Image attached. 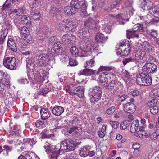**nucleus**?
<instances>
[{
    "instance_id": "f257e3e1",
    "label": "nucleus",
    "mask_w": 159,
    "mask_h": 159,
    "mask_svg": "<svg viewBox=\"0 0 159 159\" xmlns=\"http://www.w3.org/2000/svg\"><path fill=\"white\" fill-rule=\"evenodd\" d=\"M99 79L102 84L108 89H112L115 85L116 75L107 71L103 72L99 75Z\"/></svg>"
},
{
    "instance_id": "f03ea898",
    "label": "nucleus",
    "mask_w": 159,
    "mask_h": 159,
    "mask_svg": "<svg viewBox=\"0 0 159 159\" xmlns=\"http://www.w3.org/2000/svg\"><path fill=\"white\" fill-rule=\"evenodd\" d=\"M153 3L149 0H143L141 2L140 7L143 11L148 10V16H154L157 17L159 15V6H156L152 8Z\"/></svg>"
},
{
    "instance_id": "7ed1b4c3",
    "label": "nucleus",
    "mask_w": 159,
    "mask_h": 159,
    "mask_svg": "<svg viewBox=\"0 0 159 159\" xmlns=\"http://www.w3.org/2000/svg\"><path fill=\"white\" fill-rule=\"evenodd\" d=\"M60 148L58 150L60 151L67 152L74 150L77 145V143L71 139H68L60 142Z\"/></svg>"
},
{
    "instance_id": "20e7f679",
    "label": "nucleus",
    "mask_w": 159,
    "mask_h": 159,
    "mask_svg": "<svg viewBox=\"0 0 159 159\" xmlns=\"http://www.w3.org/2000/svg\"><path fill=\"white\" fill-rule=\"evenodd\" d=\"M44 148L46 149V152L48 154L49 159H57L60 151L55 146L51 145L46 142L44 146Z\"/></svg>"
},
{
    "instance_id": "39448f33",
    "label": "nucleus",
    "mask_w": 159,
    "mask_h": 159,
    "mask_svg": "<svg viewBox=\"0 0 159 159\" xmlns=\"http://www.w3.org/2000/svg\"><path fill=\"white\" fill-rule=\"evenodd\" d=\"M113 69L112 66H100L98 69V71L96 70H93L89 69H86L82 70H80L78 74L79 75H84L86 76H89L94 75H98V73L103 70L110 71Z\"/></svg>"
},
{
    "instance_id": "423d86ee",
    "label": "nucleus",
    "mask_w": 159,
    "mask_h": 159,
    "mask_svg": "<svg viewBox=\"0 0 159 159\" xmlns=\"http://www.w3.org/2000/svg\"><path fill=\"white\" fill-rule=\"evenodd\" d=\"M136 81L139 85L148 86L152 84V79L148 74L142 73L138 76Z\"/></svg>"
},
{
    "instance_id": "0eeeda50",
    "label": "nucleus",
    "mask_w": 159,
    "mask_h": 159,
    "mask_svg": "<svg viewBox=\"0 0 159 159\" xmlns=\"http://www.w3.org/2000/svg\"><path fill=\"white\" fill-rule=\"evenodd\" d=\"M102 93V89L100 87L98 86H95L92 89L90 93L91 96L90 98L91 102L94 103L95 102L98 101L101 96Z\"/></svg>"
},
{
    "instance_id": "6e6552de",
    "label": "nucleus",
    "mask_w": 159,
    "mask_h": 159,
    "mask_svg": "<svg viewBox=\"0 0 159 159\" xmlns=\"http://www.w3.org/2000/svg\"><path fill=\"white\" fill-rule=\"evenodd\" d=\"M16 64V59L11 57L5 56L3 60V65L7 68L14 70Z\"/></svg>"
},
{
    "instance_id": "1a4fd4ad",
    "label": "nucleus",
    "mask_w": 159,
    "mask_h": 159,
    "mask_svg": "<svg viewBox=\"0 0 159 159\" xmlns=\"http://www.w3.org/2000/svg\"><path fill=\"white\" fill-rule=\"evenodd\" d=\"M49 60L47 54H42L40 55L37 58V65L39 66H45Z\"/></svg>"
},
{
    "instance_id": "9d476101",
    "label": "nucleus",
    "mask_w": 159,
    "mask_h": 159,
    "mask_svg": "<svg viewBox=\"0 0 159 159\" xmlns=\"http://www.w3.org/2000/svg\"><path fill=\"white\" fill-rule=\"evenodd\" d=\"M78 9L75 5H72L71 2L70 5H68L64 7V11L66 14L70 16L75 14Z\"/></svg>"
},
{
    "instance_id": "9b49d317",
    "label": "nucleus",
    "mask_w": 159,
    "mask_h": 159,
    "mask_svg": "<svg viewBox=\"0 0 159 159\" xmlns=\"http://www.w3.org/2000/svg\"><path fill=\"white\" fill-rule=\"evenodd\" d=\"M90 33L88 29L86 28H83L80 30L78 33V36L80 38H84L89 39V41L90 43L93 42V40L91 39H89L90 37Z\"/></svg>"
},
{
    "instance_id": "f8f14e48",
    "label": "nucleus",
    "mask_w": 159,
    "mask_h": 159,
    "mask_svg": "<svg viewBox=\"0 0 159 159\" xmlns=\"http://www.w3.org/2000/svg\"><path fill=\"white\" fill-rule=\"evenodd\" d=\"M125 44L123 43V45H120L119 48L118 49V52H117V54L119 53L121 56H127L128 55L130 52L131 48L129 45H127L128 47L125 48V46H124Z\"/></svg>"
},
{
    "instance_id": "ddd939ff",
    "label": "nucleus",
    "mask_w": 159,
    "mask_h": 159,
    "mask_svg": "<svg viewBox=\"0 0 159 159\" xmlns=\"http://www.w3.org/2000/svg\"><path fill=\"white\" fill-rule=\"evenodd\" d=\"M123 110L126 112L133 113L136 110V106L132 103L128 102L123 105Z\"/></svg>"
},
{
    "instance_id": "4468645a",
    "label": "nucleus",
    "mask_w": 159,
    "mask_h": 159,
    "mask_svg": "<svg viewBox=\"0 0 159 159\" xmlns=\"http://www.w3.org/2000/svg\"><path fill=\"white\" fill-rule=\"evenodd\" d=\"M67 27L69 28V32L70 31L72 32H74L77 26V21L76 20H67Z\"/></svg>"
},
{
    "instance_id": "2eb2a0df",
    "label": "nucleus",
    "mask_w": 159,
    "mask_h": 159,
    "mask_svg": "<svg viewBox=\"0 0 159 159\" xmlns=\"http://www.w3.org/2000/svg\"><path fill=\"white\" fill-rule=\"evenodd\" d=\"M157 66L154 64L151 63H147L143 66V69L144 71L148 73H151L153 72H155L157 70Z\"/></svg>"
},
{
    "instance_id": "dca6fc26",
    "label": "nucleus",
    "mask_w": 159,
    "mask_h": 159,
    "mask_svg": "<svg viewBox=\"0 0 159 159\" xmlns=\"http://www.w3.org/2000/svg\"><path fill=\"white\" fill-rule=\"evenodd\" d=\"M43 72L44 71L42 69L37 68L33 73V74L34 75V77H33V76L31 77L30 75L28 78L29 79L31 80H32L34 78H40V79H41L42 78H43Z\"/></svg>"
},
{
    "instance_id": "f3484780",
    "label": "nucleus",
    "mask_w": 159,
    "mask_h": 159,
    "mask_svg": "<svg viewBox=\"0 0 159 159\" xmlns=\"http://www.w3.org/2000/svg\"><path fill=\"white\" fill-rule=\"evenodd\" d=\"M20 132V126L16 125L10 129L9 132V135L21 136Z\"/></svg>"
},
{
    "instance_id": "a211bd4d",
    "label": "nucleus",
    "mask_w": 159,
    "mask_h": 159,
    "mask_svg": "<svg viewBox=\"0 0 159 159\" xmlns=\"http://www.w3.org/2000/svg\"><path fill=\"white\" fill-rule=\"evenodd\" d=\"M71 4L72 5H75L79 9L81 7H85L87 3L85 0H71Z\"/></svg>"
},
{
    "instance_id": "6ab92c4d",
    "label": "nucleus",
    "mask_w": 159,
    "mask_h": 159,
    "mask_svg": "<svg viewBox=\"0 0 159 159\" xmlns=\"http://www.w3.org/2000/svg\"><path fill=\"white\" fill-rule=\"evenodd\" d=\"M52 111L54 115L56 116H59L64 112V109L61 106H57L52 109Z\"/></svg>"
},
{
    "instance_id": "aec40b11",
    "label": "nucleus",
    "mask_w": 159,
    "mask_h": 159,
    "mask_svg": "<svg viewBox=\"0 0 159 159\" xmlns=\"http://www.w3.org/2000/svg\"><path fill=\"white\" fill-rule=\"evenodd\" d=\"M41 117L42 119L46 120L50 116L51 113L49 110L47 108H42L40 111Z\"/></svg>"
},
{
    "instance_id": "412c9836",
    "label": "nucleus",
    "mask_w": 159,
    "mask_h": 159,
    "mask_svg": "<svg viewBox=\"0 0 159 159\" xmlns=\"http://www.w3.org/2000/svg\"><path fill=\"white\" fill-rule=\"evenodd\" d=\"M95 39L97 42L98 43L105 42L108 39L107 36H105L102 33H98L96 34Z\"/></svg>"
},
{
    "instance_id": "4be33fe9",
    "label": "nucleus",
    "mask_w": 159,
    "mask_h": 159,
    "mask_svg": "<svg viewBox=\"0 0 159 159\" xmlns=\"http://www.w3.org/2000/svg\"><path fill=\"white\" fill-rule=\"evenodd\" d=\"M122 17V16L119 15H115L110 14L108 16V18L111 20V22L114 21L115 20L118 19L120 22L121 21L122 22L123 24H124L125 22L129 20H125L124 19H123V21H122V20H123V17Z\"/></svg>"
},
{
    "instance_id": "5701e85b",
    "label": "nucleus",
    "mask_w": 159,
    "mask_h": 159,
    "mask_svg": "<svg viewBox=\"0 0 159 159\" xmlns=\"http://www.w3.org/2000/svg\"><path fill=\"white\" fill-rule=\"evenodd\" d=\"M47 124V120L43 119L38 120L35 123L36 127L39 129L45 128Z\"/></svg>"
},
{
    "instance_id": "b1692460",
    "label": "nucleus",
    "mask_w": 159,
    "mask_h": 159,
    "mask_svg": "<svg viewBox=\"0 0 159 159\" xmlns=\"http://www.w3.org/2000/svg\"><path fill=\"white\" fill-rule=\"evenodd\" d=\"M26 66L29 69L33 70L35 67V60L32 58H27L26 60Z\"/></svg>"
},
{
    "instance_id": "393cba45",
    "label": "nucleus",
    "mask_w": 159,
    "mask_h": 159,
    "mask_svg": "<svg viewBox=\"0 0 159 159\" xmlns=\"http://www.w3.org/2000/svg\"><path fill=\"white\" fill-rule=\"evenodd\" d=\"M67 20H64L61 21L59 24V27L60 29L64 32H69L68 27H67Z\"/></svg>"
},
{
    "instance_id": "a878e982",
    "label": "nucleus",
    "mask_w": 159,
    "mask_h": 159,
    "mask_svg": "<svg viewBox=\"0 0 159 159\" xmlns=\"http://www.w3.org/2000/svg\"><path fill=\"white\" fill-rule=\"evenodd\" d=\"M153 45L149 43L147 41H145L142 43L141 46L144 50L150 52L153 50L154 48V46Z\"/></svg>"
},
{
    "instance_id": "bb28decb",
    "label": "nucleus",
    "mask_w": 159,
    "mask_h": 159,
    "mask_svg": "<svg viewBox=\"0 0 159 159\" xmlns=\"http://www.w3.org/2000/svg\"><path fill=\"white\" fill-rule=\"evenodd\" d=\"M7 46L13 52L17 51V48L14 41L11 38L8 39L7 43Z\"/></svg>"
},
{
    "instance_id": "cd10ccee",
    "label": "nucleus",
    "mask_w": 159,
    "mask_h": 159,
    "mask_svg": "<svg viewBox=\"0 0 159 159\" xmlns=\"http://www.w3.org/2000/svg\"><path fill=\"white\" fill-rule=\"evenodd\" d=\"M145 52L141 49H138L135 52L134 56L137 59H142L145 55Z\"/></svg>"
},
{
    "instance_id": "c85d7f7f",
    "label": "nucleus",
    "mask_w": 159,
    "mask_h": 159,
    "mask_svg": "<svg viewBox=\"0 0 159 159\" xmlns=\"http://www.w3.org/2000/svg\"><path fill=\"white\" fill-rule=\"evenodd\" d=\"M139 122L138 120L134 121L131 124L130 128V131L132 133H135L138 129Z\"/></svg>"
},
{
    "instance_id": "c756f323",
    "label": "nucleus",
    "mask_w": 159,
    "mask_h": 159,
    "mask_svg": "<svg viewBox=\"0 0 159 159\" xmlns=\"http://www.w3.org/2000/svg\"><path fill=\"white\" fill-rule=\"evenodd\" d=\"M89 148L87 146H84L80 148V155L82 157H85L88 156L89 152Z\"/></svg>"
},
{
    "instance_id": "7c9ffc66",
    "label": "nucleus",
    "mask_w": 159,
    "mask_h": 159,
    "mask_svg": "<svg viewBox=\"0 0 159 159\" xmlns=\"http://www.w3.org/2000/svg\"><path fill=\"white\" fill-rule=\"evenodd\" d=\"M133 30L134 31H138L143 32L144 31V29L143 25L137 23L134 25L133 27Z\"/></svg>"
},
{
    "instance_id": "2f4dec72",
    "label": "nucleus",
    "mask_w": 159,
    "mask_h": 159,
    "mask_svg": "<svg viewBox=\"0 0 159 159\" xmlns=\"http://www.w3.org/2000/svg\"><path fill=\"white\" fill-rule=\"evenodd\" d=\"M31 18L32 19L35 21L39 20L40 15L38 11H32L31 12Z\"/></svg>"
},
{
    "instance_id": "473e14b6",
    "label": "nucleus",
    "mask_w": 159,
    "mask_h": 159,
    "mask_svg": "<svg viewBox=\"0 0 159 159\" xmlns=\"http://www.w3.org/2000/svg\"><path fill=\"white\" fill-rule=\"evenodd\" d=\"M21 20L23 23L27 25V26H30L31 25L30 17L26 15H23L22 16Z\"/></svg>"
},
{
    "instance_id": "72a5a7b5",
    "label": "nucleus",
    "mask_w": 159,
    "mask_h": 159,
    "mask_svg": "<svg viewBox=\"0 0 159 159\" xmlns=\"http://www.w3.org/2000/svg\"><path fill=\"white\" fill-rule=\"evenodd\" d=\"M7 30H2L0 34V45L4 43L7 34Z\"/></svg>"
},
{
    "instance_id": "f704fd0d",
    "label": "nucleus",
    "mask_w": 159,
    "mask_h": 159,
    "mask_svg": "<svg viewBox=\"0 0 159 159\" xmlns=\"http://www.w3.org/2000/svg\"><path fill=\"white\" fill-rule=\"evenodd\" d=\"M125 7L127 13L131 14L132 13L133 10L132 4L130 2H128L125 3Z\"/></svg>"
},
{
    "instance_id": "c9c22d12",
    "label": "nucleus",
    "mask_w": 159,
    "mask_h": 159,
    "mask_svg": "<svg viewBox=\"0 0 159 159\" xmlns=\"http://www.w3.org/2000/svg\"><path fill=\"white\" fill-rule=\"evenodd\" d=\"M95 61L93 59H92L89 61L86 62L84 65L85 68L86 69H89L93 66L95 65Z\"/></svg>"
},
{
    "instance_id": "e433bc0d",
    "label": "nucleus",
    "mask_w": 159,
    "mask_h": 159,
    "mask_svg": "<svg viewBox=\"0 0 159 159\" xmlns=\"http://www.w3.org/2000/svg\"><path fill=\"white\" fill-rule=\"evenodd\" d=\"M22 38V39L27 44H32L33 43L34 40L33 38L30 35H25L24 37Z\"/></svg>"
},
{
    "instance_id": "4c0bfd02",
    "label": "nucleus",
    "mask_w": 159,
    "mask_h": 159,
    "mask_svg": "<svg viewBox=\"0 0 159 159\" xmlns=\"http://www.w3.org/2000/svg\"><path fill=\"white\" fill-rule=\"evenodd\" d=\"M20 33L22 35V38L25 35H27V33L29 31L28 29L25 26L21 27L19 29Z\"/></svg>"
},
{
    "instance_id": "58836bf2",
    "label": "nucleus",
    "mask_w": 159,
    "mask_h": 159,
    "mask_svg": "<svg viewBox=\"0 0 159 159\" xmlns=\"http://www.w3.org/2000/svg\"><path fill=\"white\" fill-rule=\"evenodd\" d=\"M70 52L74 56L77 57L80 55L78 49L74 46H72L70 49Z\"/></svg>"
},
{
    "instance_id": "ea45409f",
    "label": "nucleus",
    "mask_w": 159,
    "mask_h": 159,
    "mask_svg": "<svg viewBox=\"0 0 159 159\" xmlns=\"http://www.w3.org/2000/svg\"><path fill=\"white\" fill-rule=\"evenodd\" d=\"M80 8V15L82 17H85L87 16L89 14L87 13L86 11L87 5H85V7H81Z\"/></svg>"
},
{
    "instance_id": "a19ab883",
    "label": "nucleus",
    "mask_w": 159,
    "mask_h": 159,
    "mask_svg": "<svg viewBox=\"0 0 159 159\" xmlns=\"http://www.w3.org/2000/svg\"><path fill=\"white\" fill-rule=\"evenodd\" d=\"M10 0H7L3 4L2 8V11H6L8 10L10 7L11 5L10 4Z\"/></svg>"
},
{
    "instance_id": "79ce46f5",
    "label": "nucleus",
    "mask_w": 159,
    "mask_h": 159,
    "mask_svg": "<svg viewBox=\"0 0 159 159\" xmlns=\"http://www.w3.org/2000/svg\"><path fill=\"white\" fill-rule=\"evenodd\" d=\"M84 91H81L76 92H75V91H74L73 92H69V93L70 94V95H75L78 96V97H80V98H83L84 97Z\"/></svg>"
},
{
    "instance_id": "37998d69",
    "label": "nucleus",
    "mask_w": 159,
    "mask_h": 159,
    "mask_svg": "<svg viewBox=\"0 0 159 159\" xmlns=\"http://www.w3.org/2000/svg\"><path fill=\"white\" fill-rule=\"evenodd\" d=\"M80 48L81 50V53L80 54V55L78 56L81 57L88 56V53L87 51L88 50L87 49V48L86 47L85 48H83V49H82L83 47L81 46Z\"/></svg>"
},
{
    "instance_id": "c03bdc74",
    "label": "nucleus",
    "mask_w": 159,
    "mask_h": 159,
    "mask_svg": "<svg viewBox=\"0 0 159 159\" xmlns=\"http://www.w3.org/2000/svg\"><path fill=\"white\" fill-rule=\"evenodd\" d=\"M61 45V43L58 42H56L53 46V49L56 52H59Z\"/></svg>"
},
{
    "instance_id": "a18cd8bd",
    "label": "nucleus",
    "mask_w": 159,
    "mask_h": 159,
    "mask_svg": "<svg viewBox=\"0 0 159 159\" xmlns=\"http://www.w3.org/2000/svg\"><path fill=\"white\" fill-rule=\"evenodd\" d=\"M102 30L106 33H110L111 31V25L107 24L102 27Z\"/></svg>"
},
{
    "instance_id": "49530a36",
    "label": "nucleus",
    "mask_w": 159,
    "mask_h": 159,
    "mask_svg": "<svg viewBox=\"0 0 159 159\" xmlns=\"http://www.w3.org/2000/svg\"><path fill=\"white\" fill-rule=\"evenodd\" d=\"M159 135V129L157 130L155 132L152 133L151 135V139L152 140H156Z\"/></svg>"
},
{
    "instance_id": "de8ad7c7",
    "label": "nucleus",
    "mask_w": 159,
    "mask_h": 159,
    "mask_svg": "<svg viewBox=\"0 0 159 159\" xmlns=\"http://www.w3.org/2000/svg\"><path fill=\"white\" fill-rule=\"evenodd\" d=\"M69 34H66L63 35L61 38L62 41L65 43H69Z\"/></svg>"
},
{
    "instance_id": "09e8293b",
    "label": "nucleus",
    "mask_w": 159,
    "mask_h": 159,
    "mask_svg": "<svg viewBox=\"0 0 159 159\" xmlns=\"http://www.w3.org/2000/svg\"><path fill=\"white\" fill-rule=\"evenodd\" d=\"M50 91V90L49 89H48L46 87H45L41 89L40 91V94L45 95Z\"/></svg>"
},
{
    "instance_id": "8fccbe9b",
    "label": "nucleus",
    "mask_w": 159,
    "mask_h": 159,
    "mask_svg": "<svg viewBox=\"0 0 159 159\" xmlns=\"http://www.w3.org/2000/svg\"><path fill=\"white\" fill-rule=\"evenodd\" d=\"M115 111V107L112 106L107 109L106 112L108 114L111 115L114 113Z\"/></svg>"
},
{
    "instance_id": "3c124183",
    "label": "nucleus",
    "mask_w": 159,
    "mask_h": 159,
    "mask_svg": "<svg viewBox=\"0 0 159 159\" xmlns=\"http://www.w3.org/2000/svg\"><path fill=\"white\" fill-rule=\"evenodd\" d=\"M69 43H68L74 44L76 41V37L75 36L71 34H69Z\"/></svg>"
},
{
    "instance_id": "603ef678",
    "label": "nucleus",
    "mask_w": 159,
    "mask_h": 159,
    "mask_svg": "<svg viewBox=\"0 0 159 159\" xmlns=\"http://www.w3.org/2000/svg\"><path fill=\"white\" fill-rule=\"evenodd\" d=\"M135 135L137 137H139L140 138H143V136H146V133L144 131H138L135 134Z\"/></svg>"
},
{
    "instance_id": "864d4df0",
    "label": "nucleus",
    "mask_w": 159,
    "mask_h": 159,
    "mask_svg": "<svg viewBox=\"0 0 159 159\" xmlns=\"http://www.w3.org/2000/svg\"><path fill=\"white\" fill-rule=\"evenodd\" d=\"M157 102V100L156 99H153L152 100L149 101L148 103V105L151 107H153L156 106V105Z\"/></svg>"
},
{
    "instance_id": "5fc2aeb1",
    "label": "nucleus",
    "mask_w": 159,
    "mask_h": 159,
    "mask_svg": "<svg viewBox=\"0 0 159 159\" xmlns=\"http://www.w3.org/2000/svg\"><path fill=\"white\" fill-rule=\"evenodd\" d=\"M150 111L153 114H156L158 112V109L157 107L156 106L151 107L150 108Z\"/></svg>"
},
{
    "instance_id": "6e6d98bb",
    "label": "nucleus",
    "mask_w": 159,
    "mask_h": 159,
    "mask_svg": "<svg viewBox=\"0 0 159 159\" xmlns=\"http://www.w3.org/2000/svg\"><path fill=\"white\" fill-rule=\"evenodd\" d=\"M9 76L8 77H5L1 80V81L3 84V85H8L10 84Z\"/></svg>"
},
{
    "instance_id": "4d7b16f0",
    "label": "nucleus",
    "mask_w": 159,
    "mask_h": 159,
    "mask_svg": "<svg viewBox=\"0 0 159 159\" xmlns=\"http://www.w3.org/2000/svg\"><path fill=\"white\" fill-rule=\"evenodd\" d=\"M127 35L129 37V38H133L134 37L138 38L139 35L136 34L135 32L131 31H129L127 32Z\"/></svg>"
},
{
    "instance_id": "13d9d810",
    "label": "nucleus",
    "mask_w": 159,
    "mask_h": 159,
    "mask_svg": "<svg viewBox=\"0 0 159 159\" xmlns=\"http://www.w3.org/2000/svg\"><path fill=\"white\" fill-rule=\"evenodd\" d=\"M128 122L127 121H125L122 122L120 124V128L121 129H125L129 126Z\"/></svg>"
},
{
    "instance_id": "bf43d9fd",
    "label": "nucleus",
    "mask_w": 159,
    "mask_h": 159,
    "mask_svg": "<svg viewBox=\"0 0 159 159\" xmlns=\"http://www.w3.org/2000/svg\"><path fill=\"white\" fill-rule=\"evenodd\" d=\"M77 62L76 60L72 58L69 60V65L71 66H75L77 65Z\"/></svg>"
},
{
    "instance_id": "052dcab7",
    "label": "nucleus",
    "mask_w": 159,
    "mask_h": 159,
    "mask_svg": "<svg viewBox=\"0 0 159 159\" xmlns=\"http://www.w3.org/2000/svg\"><path fill=\"white\" fill-rule=\"evenodd\" d=\"M135 61V59L132 57H130L125 58L123 62L124 65H125L127 63L134 62Z\"/></svg>"
},
{
    "instance_id": "680f3d73",
    "label": "nucleus",
    "mask_w": 159,
    "mask_h": 159,
    "mask_svg": "<svg viewBox=\"0 0 159 159\" xmlns=\"http://www.w3.org/2000/svg\"><path fill=\"white\" fill-rule=\"evenodd\" d=\"M50 13L52 14H53L55 16H56L57 15H59L58 10L57 8L53 7L50 11Z\"/></svg>"
},
{
    "instance_id": "e2e57ef3",
    "label": "nucleus",
    "mask_w": 159,
    "mask_h": 159,
    "mask_svg": "<svg viewBox=\"0 0 159 159\" xmlns=\"http://www.w3.org/2000/svg\"><path fill=\"white\" fill-rule=\"evenodd\" d=\"M110 124L111 125L112 127L115 129H116L119 125L118 122L115 121H110Z\"/></svg>"
},
{
    "instance_id": "0e129e2a",
    "label": "nucleus",
    "mask_w": 159,
    "mask_h": 159,
    "mask_svg": "<svg viewBox=\"0 0 159 159\" xmlns=\"http://www.w3.org/2000/svg\"><path fill=\"white\" fill-rule=\"evenodd\" d=\"M152 92L156 97H159V89H154L152 90Z\"/></svg>"
},
{
    "instance_id": "69168bd1",
    "label": "nucleus",
    "mask_w": 159,
    "mask_h": 159,
    "mask_svg": "<svg viewBox=\"0 0 159 159\" xmlns=\"http://www.w3.org/2000/svg\"><path fill=\"white\" fill-rule=\"evenodd\" d=\"M78 130V128L76 127H71L69 130H68V132L70 134L75 133Z\"/></svg>"
},
{
    "instance_id": "338daca9",
    "label": "nucleus",
    "mask_w": 159,
    "mask_h": 159,
    "mask_svg": "<svg viewBox=\"0 0 159 159\" xmlns=\"http://www.w3.org/2000/svg\"><path fill=\"white\" fill-rule=\"evenodd\" d=\"M85 24L87 26H90L91 24H93L94 20L92 18H89L85 22Z\"/></svg>"
},
{
    "instance_id": "774afa93",
    "label": "nucleus",
    "mask_w": 159,
    "mask_h": 159,
    "mask_svg": "<svg viewBox=\"0 0 159 159\" xmlns=\"http://www.w3.org/2000/svg\"><path fill=\"white\" fill-rule=\"evenodd\" d=\"M149 34L152 37H156L158 35L157 31L154 30H152L151 31V32H150L149 33Z\"/></svg>"
}]
</instances>
